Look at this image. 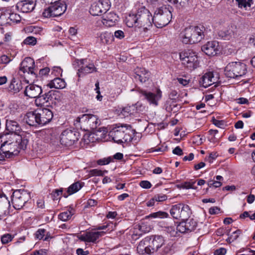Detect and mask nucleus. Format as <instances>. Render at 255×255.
<instances>
[{"instance_id":"f257e3e1","label":"nucleus","mask_w":255,"mask_h":255,"mask_svg":"<svg viewBox=\"0 0 255 255\" xmlns=\"http://www.w3.org/2000/svg\"><path fill=\"white\" fill-rule=\"evenodd\" d=\"M28 141V138L24 133H1L0 134V149L12 157L18 155L21 150H24Z\"/></svg>"},{"instance_id":"f03ea898","label":"nucleus","mask_w":255,"mask_h":255,"mask_svg":"<svg viewBox=\"0 0 255 255\" xmlns=\"http://www.w3.org/2000/svg\"><path fill=\"white\" fill-rule=\"evenodd\" d=\"M136 7L135 12L129 13L126 17V23L129 27H137L146 32L152 26L153 17L144 6L138 4Z\"/></svg>"},{"instance_id":"7ed1b4c3","label":"nucleus","mask_w":255,"mask_h":255,"mask_svg":"<svg viewBox=\"0 0 255 255\" xmlns=\"http://www.w3.org/2000/svg\"><path fill=\"white\" fill-rule=\"evenodd\" d=\"M53 117V114L51 110L43 108L27 113L24 120L30 126H43L49 123Z\"/></svg>"},{"instance_id":"20e7f679","label":"nucleus","mask_w":255,"mask_h":255,"mask_svg":"<svg viewBox=\"0 0 255 255\" xmlns=\"http://www.w3.org/2000/svg\"><path fill=\"white\" fill-rule=\"evenodd\" d=\"M206 28L203 25L189 26L180 33V38L184 44H194L200 42L205 37Z\"/></svg>"},{"instance_id":"39448f33","label":"nucleus","mask_w":255,"mask_h":255,"mask_svg":"<svg viewBox=\"0 0 255 255\" xmlns=\"http://www.w3.org/2000/svg\"><path fill=\"white\" fill-rule=\"evenodd\" d=\"M172 9L170 5H163L155 10L153 17V23L156 27L162 28L170 22L172 17Z\"/></svg>"},{"instance_id":"423d86ee","label":"nucleus","mask_w":255,"mask_h":255,"mask_svg":"<svg viewBox=\"0 0 255 255\" xmlns=\"http://www.w3.org/2000/svg\"><path fill=\"white\" fill-rule=\"evenodd\" d=\"M182 64L187 69L193 70L199 66L200 60L196 52L190 49L184 50L179 53Z\"/></svg>"},{"instance_id":"0eeeda50","label":"nucleus","mask_w":255,"mask_h":255,"mask_svg":"<svg viewBox=\"0 0 255 255\" xmlns=\"http://www.w3.org/2000/svg\"><path fill=\"white\" fill-rule=\"evenodd\" d=\"M224 72L227 77L236 79L245 76L247 73V67L244 63L232 62L226 66Z\"/></svg>"},{"instance_id":"6e6552de","label":"nucleus","mask_w":255,"mask_h":255,"mask_svg":"<svg viewBox=\"0 0 255 255\" xmlns=\"http://www.w3.org/2000/svg\"><path fill=\"white\" fill-rule=\"evenodd\" d=\"M130 132V129L126 127H118L110 130L109 135L118 143L128 142L132 139Z\"/></svg>"},{"instance_id":"1a4fd4ad","label":"nucleus","mask_w":255,"mask_h":255,"mask_svg":"<svg viewBox=\"0 0 255 255\" xmlns=\"http://www.w3.org/2000/svg\"><path fill=\"white\" fill-rule=\"evenodd\" d=\"M170 213L175 219L185 220L190 217L192 213L188 205L179 203L172 206Z\"/></svg>"},{"instance_id":"9d476101","label":"nucleus","mask_w":255,"mask_h":255,"mask_svg":"<svg viewBox=\"0 0 255 255\" xmlns=\"http://www.w3.org/2000/svg\"><path fill=\"white\" fill-rule=\"evenodd\" d=\"M76 122L80 123L81 128L83 127L85 130L95 129L101 123L98 117L92 114H84L81 117H78Z\"/></svg>"},{"instance_id":"9b49d317","label":"nucleus","mask_w":255,"mask_h":255,"mask_svg":"<svg viewBox=\"0 0 255 255\" xmlns=\"http://www.w3.org/2000/svg\"><path fill=\"white\" fill-rule=\"evenodd\" d=\"M50 4L51 5L45 8L42 13L44 17L49 18L61 16L67 9V4L60 0Z\"/></svg>"},{"instance_id":"f8f14e48","label":"nucleus","mask_w":255,"mask_h":255,"mask_svg":"<svg viewBox=\"0 0 255 255\" xmlns=\"http://www.w3.org/2000/svg\"><path fill=\"white\" fill-rule=\"evenodd\" d=\"M30 198L29 193L24 190L14 191L11 196V202L13 208L16 210L22 209Z\"/></svg>"},{"instance_id":"ddd939ff","label":"nucleus","mask_w":255,"mask_h":255,"mask_svg":"<svg viewBox=\"0 0 255 255\" xmlns=\"http://www.w3.org/2000/svg\"><path fill=\"white\" fill-rule=\"evenodd\" d=\"M78 66L77 75L79 77L97 72V68L94 63L87 58L77 60Z\"/></svg>"},{"instance_id":"4468645a","label":"nucleus","mask_w":255,"mask_h":255,"mask_svg":"<svg viewBox=\"0 0 255 255\" xmlns=\"http://www.w3.org/2000/svg\"><path fill=\"white\" fill-rule=\"evenodd\" d=\"M80 137L79 132L76 130L66 129L60 135V142L65 146H70L77 141Z\"/></svg>"},{"instance_id":"2eb2a0df","label":"nucleus","mask_w":255,"mask_h":255,"mask_svg":"<svg viewBox=\"0 0 255 255\" xmlns=\"http://www.w3.org/2000/svg\"><path fill=\"white\" fill-rule=\"evenodd\" d=\"M95 229L86 231L83 234L78 235L77 238L79 240L85 243H96L100 237L103 236L106 232L105 231H94Z\"/></svg>"},{"instance_id":"dca6fc26","label":"nucleus","mask_w":255,"mask_h":255,"mask_svg":"<svg viewBox=\"0 0 255 255\" xmlns=\"http://www.w3.org/2000/svg\"><path fill=\"white\" fill-rule=\"evenodd\" d=\"M139 93L140 97L142 96L143 99L146 100L150 104L155 106L158 105V101L162 97V92L159 89L156 90V93H152L142 89L139 90Z\"/></svg>"},{"instance_id":"f3484780","label":"nucleus","mask_w":255,"mask_h":255,"mask_svg":"<svg viewBox=\"0 0 255 255\" xmlns=\"http://www.w3.org/2000/svg\"><path fill=\"white\" fill-rule=\"evenodd\" d=\"M35 62L30 57H26L21 63L19 67V72L23 73H27L31 74L34 77H36L35 72Z\"/></svg>"},{"instance_id":"a211bd4d","label":"nucleus","mask_w":255,"mask_h":255,"mask_svg":"<svg viewBox=\"0 0 255 255\" xmlns=\"http://www.w3.org/2000/svg\"><path fill=\"white\" fill-rule=\"evenodd\" d=\"M42 90L41 87L39 86L34 84H30L27 86L24 90V93L25 96L29 98L38 99L40 95L42 93Z\"/></svg>"},{"instance_id":"6ab92c4d","label":"nucleus","mask_w":255,"mask_h":255,"mask_svg":"<svg viewBox=\"0 0 255 255\" xmlns=\"http://www.w3.org/2000/svg\"><path fill=\"white\" fill-rule=\"evenodd\" d=\"M36 0H23L16 4V7L23 13L32 11L35 8Z\"/></svg>"},{"instance_id":"aec40b11","label":"nucleus","mask_w":255,"mask_h":255,"mask_svg":"<svg viewBox=\"0 0 255 255\" xmlns=\"http://www.w3.org/2000/svg\"><path fill=\"white\" fill-rule=\"evenodd\" d=\"M219 44L216 41H209L202 47V50L207 55L214 56L219 50Z\"/></svg>"},{"instance_id":"412c9836","label":"nucleus","mask_w":255,"mask_h":255,"mask_svg":"<svg viewBox=\"0 0 255 255\" xmlns=\"http://www.w3.org/2000/svg\"><path fill=\"white\" fill-rule=\"evenodd\" d=\"M59 94L60 92L59 91H50L41 96H39L38 99H36L35 103L37 105H44L45 103L52 101L53 98L56 99L57 96Z\"/></svg>"},{"instance_id":"4be33fe9","label":"nucleus","mask_w":255,"mask_h":255,"mask_svg":"<svg viewBox=\"0 0 255 255\" xmlns=\"http://www.w3.org/2000/svg\"><path fill=\"white\" fill-rule=\"evenodd\" d=\"M165 240L161 236L155 235L153 237L151 243L149 244L151 253L156 252L164 245Z\"/></svg>"},{"instance_id":"5701e85b","label":"nucleus","mask_w":255,"mask_h":255,"mask_svg":"<svg viewBox=\"0 0 255 255\" xmlns=\"http://www.w3.org/2000/svg\"><path fill=\"white\" fill-rule=\"evenodd\" d=\"M216 82V78L214 76L213 73L209 72L203 75L199 80L200 85L207 88Z\"/></svg>"},{"instance_id":"b1692460","label":"nucleus","mask_w":255,"mask_h":255,"mask_svg":"<svg viewBox=\"0 0 255 255\" xmlns=\"http://www.w3.org/2000/svg\"><path fill=\"white\" fill-rule=\"evenodd\" d=\"M150 74L149 71L143 68H137L135 69L134 77L136 80L143 83L148 81L150 78Z\"/></svg>"},{"instance_id":"393cba45","label":"nucleus","mask_w":255,"mask_h":255,"mask_svg":"<svg viewBox=\"0 0 255 255\" xmlns=\"http://www.w3.org/2000/svg\"><path fill=\"white\" fill-rule=\"evenodd\" d=\"M5 129L8 133H17L21 130V127L17 122L15 120H10L7 119L6 120Z\"/></svg>"},{"instance_id":"a878e982","label":"nucleus","mask_w":255,"mask_h":255,"mask_svg":"<svg viewBox=\"0 0 255 255\" xmlns=\"http://www.w3.org/2000/svg\"><path fill=\"white\" fill-rule=\"evenodd\" d=\"M119 19V16L114 12L106 13L102 18V23L106 26L111 27L116 24Z\"/></svg>"},{"instance_id":"bb28decb","label":"nucleus","mask_w":255,"mask_h":255,"mask_svg":"<svg viewBox=\"0 0 255 255\" xmlns=\"http://www.w3.org/2000/svg\"><path fill=\"white\" fill-rule=\"evenodd\" d=\"M138 104L126 106L122 109L119 116L122 118H125L131 115H134L139 112L138 109Z\"/></svg>"},{"instance_id":"cd10ccee","label":"nucleus","mask_w":255,"mask_h":255,"mask_svg":"<svg viewBox=\"0 0 255 255\" xmlns=\"http://www.w3.org/2000/svg\"><path fill=\"white\" fill-rule=\"evenodd\" d=\"M148 239L145 238L141 240L137 247V252L140 255L151 254V251L150 246L147 245Z\"/></svg>"},{"instance_id":"c85d7f7f","label":"nucleus","mask_w":255,"mask_h":255,"mask_svg":"<svg viewBox=\"0 0 255 255\" xmlns=\"http://www.w3.org/2000/svg\"><path fill=\"white\" fill-rule=\"evenodd\" d=\"M47 86L50 88L62 89L66 87V83L63 79H61L59 77H56L53 80H51L47 84Z\"/></svg>"},{"instance_id":"c756f323","label":"nucleus","mask_w":255,"mask_h":255,"mask_svg":"<svg viewBox=\"0 0 255 255\" xmlns=\"http://www.w3.org/2000/svg\"><path fill=\"white\" fill-rule=\"evenodd\" d=\"M83 186L82 183L79 181L76 182L71 185L63 194V196L65 198L78 191Z\"/></svg>"},{"instance_id":"7c9ffc66","label":"nucleus","mask_w":255,"mask_h":255,"mask_svg":"<svg viewBox=\"0 0 255 255\" xmlns=\"http://www.w3.org/2000/svg\"><path fill=\"white\" fill-rule=\"evenodd\" d=\"M75 213V210L71 207H68L66 211L62 212L58 215V219L62 221L69 220Z\"/></svg>"},{"instance_id":"2f4dec72","label":"nucleus","mask_w":255,"mask_h":255,"mask_svg":"<svg viewBox=\"0 0 255 255\" xmlns=\"http://www.w3.org/2000/svg\"><path fill=\"white\" fill-rule=\"evenodd\" d=\"M101 42L104 44H110L114 40V35L110 32L104 31L101 32L99 35Z\"/></svg>"},{"instance_id":"473e14b6","label":"nucleus","mask_w":255,"mask_h":255,"mask_svg":"<svg viewBox=\"0 0 255 255\" xmlns=\"http://www.w3.org/2000/svg\"><path fill=\"white\" fill-rule=\"evenodd\" d=\"M10 12V8L7 7L3 10L0 15V25H4L6 24H10L8 16Z\"/></svg>"},{"instance_id":"72a5a7b5","label":"nucleus","mask_w":255,"mask_h":255,"mask_svg":"<svg viewBox=\"0 0 255 255\" xmlns=\"http://www.w3.org/2000/svg\"><path fill=\"white\" fill-rule=\"evenodd\" d=\"M97 2L101 14L106 13L110 8L109 0H99Z\"/></svg>"},{"instance_id":"f704fd0d","label":"nucleus","mask_w":255,"mask_h":255,"mask_svg":"<svg viewBox=\"0 0 255 255\" xmlns=\"http://www.w3.org/2000/svg\"><path fill=\"white\" fill-rule=\"evenodd\" d=\"M9 88L14 93L18 92L22 89L21 82L20 81H16L15 79H13L9 86Z\"/></svg>"},{"instance_id":"c9c22d12","label":"nucleus","mask_w":255,"mask_h":255,"mask_svg":"<svg viewBox=\"0 0 255 255\" xmlns=\"http://www.w3.org/2000/svg\"><path fill=\"white\" fill-rule=\"evenodd\" d=\"M238 6L240 8L248 10L253 3V0H236Z\"/></svg>"},{"instance_id":"e433bc0d","label":"nucleus","mask_w":255,"mask_h":255,"mask_svg":"<svg viewBox=\"0 0 255 255\" xmlns=\"http://www.w3.org/2000/svg\"><path fill=\"white\" fill-rule=\"evenodd\" d=\"M216 180H211L208 181V185L209 187L212 186L217 188L219 187L222 185V183L220 182L221 180H223V177L220 175H217L215 177Z\"/></svg>"},{"instance_id":"4c0bfd02","label":"nucleus","mask_w":255,"mask_h":255,"mask_svg":"<svg viewBox=\"0 0 255 255\" xmlns=\"http://www.w3.org/2000/svg\"><path fill=\"white\" fill-rule=\"evenodd\" d=\"M161 249V254L162 255H170L173 252V245L171 243L165 244Z\"/></svg>"},{"instance_id":"58836bf2","label":"nucleus","mask_w":255,"mask_h":255,"mask_svg":"<svg viewBox=\"0 0 255 255\" xmlns=\"http://www.w3.org/2000/svg\"><path fill=\"white\" fill-rule=\"evenodd\" d=\"M8 16L9 21L10 22V24L12 23H18L21 20V16L19 14L14 12L11 8H10V12Z\"/></svg>"},{"instance_id":"ea45409f","label":"nucleus","mask_w":255,"mask_h":255,"mask_svg":"<svg viewBox=\"0 0 255 255\" xmlns=\"http://www.w3.org/2000/svg\"><path fill=\"white\" fill-rule=\"evenodd\" d=\"M196 181H193L192 180H191L190 181H186L182 183L180 185H177V187L179 188H182V189H196L197 187L194 186V184H195Z\"/></svg>"},{"instance_id":"a19ab883","label":"nucleus","mask_w":255,"mask_h":255,"mask_svg":"<svg viewBox=\"0 0 255 255\" xmlns=\"http://www.w3.org/2000/svg\"><path fill=\"white\" fill-rule=\"evenodd\" d=\"M9 204V201L5 195L0 194V211L2 213L5 211L7 205Z\"/></svg>"},{"instance_id":"79ce46f5","label":"nucleus","mask_w":255,"mask_h":255,"mask_svg":"<svg viewBox=\"0 0 255 255\" xmlns=\"http://www.w3.org/2000/svg\"><path fill=\"white\" fill-rule=\"evenodd\" d=\"M242 234V231L237 230L233 232L231 235L228 234V238L226 240L229 243H231L236 241Z\"/></svg>"},{"instance_id":"37998d69","label":"nucleus","mask_w":255,"mask_h":255,"mask_svg":"<svg viewBox=\"0 0 255 255\" xmlns=\"http://www.w3.org/2000/svg\"><path fill=\"white\" fill-rule=\"evenodd\" d=\"M186 220L185 224L188 232L194 231L197 226V222L193 219Z\"/></svg>"},{"instance_id":"c03bdc74","label":"nucleus","mask_w":255,"mask_h":255,"mask_svg":"<svg viewBox=\"0 0 255 255\" xmlns=\"http://www.w3.org/2000/svg\"><path fill=\"white\" fill-rule=\"evenodd\" d=\"M89 12L91 15L93 16H98L101 15V13L99 8L97 2H95L91 4L90 7Z\"/></svg>"},{"instance_id":"a18cd8bd","label":"nucleus","mask_w":255,"mask_h":255,"mask_svg":"<svg viewBox=\"0 0 255 255\" xmlns=\"http://www.w3.org/2000/svg\"><path fill=\"white\" fill-rule=\"evenodd\" d=\"M149 217L156 218H166L169 217L168 214L164 211H158L157 212L153 213L150 214L149 216Z\"/></svg>"},{"instance_id":"49530a36","label":"nucleus","mask_w":255,"mask_h":255,"mask_svg":"<svg viewBox=\"0 0 255 255\" xmlns=\"http://www.w3.org/2000/svg\"><path fill=\"white\" fill-rule=\"evenodd\" d=\"M113 224L112 223H108L106 225H98L95 227V230H106V231H110L113 230Z\"/></svg>"},{"instance_id":"de8ad7c7","label":"nucleus","mask_w":255,"mask_h":255,"mask_svg":"<svg viewBox=\"0 0 255 255\" xmlns=\"http://www.w3.org/2000/svg\"><path fill=\"white\" fill-rule=\"evenodd\" d=\"M14 238V236L10 234H5L2 235L0 238V240L2 244H7L11 242Z\"/></svg>"},{"instance_id":"09e8293b","label":"nucleus","mask_w":255,"mask_h":255,"mask_svg":"<svg viewBox=\"0 0 255 255\" xmlns=\"http://www.w3.org/2000/svg\"><path fill=\"white\" fill-rule=\"evenodd\" d=\"M212 123L216 127L221 128H225L228 126L225 120H218L214 118L212 119Z\"/></svg>"},{"instance_id":"8fccbe9b","label":"nucleus","mask_w":255,"mask_h":255,"mask_svg":"<svg viewBox=\"0 0 255 255\" xmlns=\"http://www.w3.org/2000/svg\"><path fill=\"white\" fill-rule=\"evenodd\" d=\"M46 230L44 229H39L35 234V237L38 240H43L45 238Z\"/></svg>"},{"instance_id":"3c124183","label":"nucleus","mask_w":255,"mask_h":255,"mask_svg":"<svg viewBox=\"0 0 255 255\" xmlns=\"http://www.w3.org/2000/svg\"><path fill=\"white\" fill-rule=\"evenodd\" d=\"M164 231L169 234L170 236L175 237L177 234L176 227L175 226L165 227Z\"/></svg>"},{"instance_id":"603ef678","label":"nucleus","mask_w":255,"mask_h":255,"mask_svg":"<svg viewBox=\"0 0 255 255\" xmlns=\"http://www.w3.org/2000/svg\"><path fill=\"white\" fill-rule=\"evenodd\" d=\"M177 233L180 232L181 233H188V231L186 227L185 222H183L178 224L176 227Z\"/></svg>"},{"instance_id":"864d4df0","label":"nucleus","mask_w":255,"mask_h":255,"mask_svg":"<svg viewBox=\"0 0 255 255\" xmlns=\"http://www.w3.org/2000/svg\"><path fill=\"white\" fill-rule=\"evenodd\" d=\"M36 38L33 36H28L23 41L24 44L34 45L36 44Z\"/></svg>"},{"instance_id":"5fc2aeb1","label":"nucleus","mask_w":255,"mask_h":255,"mask_svg":"<svg viewBox=\"0 0 255 255\" xmlns=\"http://www.w3.org/2000/svg\"><path fill=\"white\" fill-rule=\"evenodd\" d=\"M113 161V158L111 156L107 158L100 159L97 161V163L100 165H106Z\"/></svg>"},{"instance_id":"6e6d98bb","label":"nucleus","mask_w":255,"mask_h":255,"mask_svg":"<svg viewBox=\"0 0 255 255\" xmlns=\"http://www.w3.org/2000/svg\"><path fill=\"white\" fill-rule=\"evenodd\" d=\"M62 69L60 67H54L51 74L56 77H59L62 76Z\"/></svg>"},{"instance_id":"4d7b16f0","label":"nucleus","mask_w":255,"mask_h":255,"mask_svg":"<svg viewBox=\"0 0 255 255\" xmlns=\"http://www.w3.org/2000/svg\"><path fill=\"white\" fill-rule=\"evenodd\" d=\"M154 197V199L155 200L156 202H162L167 200V196L165 194H158L155 195Z\"/></svg>"},{"instance_id":"13d9d810","label":"nucleus","mask_w":255,"mask_h":255,"mask_svg":"<svg viewBox=\"0 0 255 255\" xmlns=\"http://www.w3.org/2000/svg\"><path fill=\"white\" fill-rule=\"evenodd\" d=\"M140 226H138L137 228H134L133 229V234L132 235L133 239L136 240L142 235L140 231Z\"/></svg>"},{"instance_id":"bf43d9fd","label":"nucleus","mask_w":255,"mask_h":255,"mask_svg":"<svg viewBox=\"0 0 255 255\" xmlns=\"http://www.w3.org/2000/svg\"><path fill=\"white\" fill-rule=\"evenodd\" d=\"M219 36L224 39H229L231 37V32L228 30H221L219 32Z\"/></svg>"},{"instance_id":"052dcab7","label":"nucleus","mask_w":255,"mask_h":255,"mask_svg":"<svg viewBox=\"0 0 255 255\" xmlns=\"http://www.w3.org/2000/svg\"><path fill=\"white\" fill-rule=\"evenodd\" d=\"M89 174L91 176H103L104 172L98 169H93L90 171Z\"/></svg>"},{"instance_id":"680f3d73","label":"nucleus","mask_w":255,"mask_h":255,"mask_svg":"<svg viewBox=\"0 0 255 255\" xmlns=\"http://www.w3.org/2000/svg\"><path fill=\"white\" fill-rule=\"evenodd\" d=\"M168 1L174 4H179L180 6L183 7L188 0H168Z\"/></svg>"},{"instance_id":"e2e57ef3","label":"nucleus","mask_w":255,"mask_h":255,"mask_svg":"<svg viewBox=\"0 0 255 255\" xmlns=\"http://www.w3.org/2000/svg\"><path fill=\"white\" fill-rule=\"evenodd\" d=\"M10 61V57L6 55H2L0 57V64H7Z\"/></svg>"},{"instance_id":"0e129e2a","label":"nucleus","mask_w":255,"mask_h":255,"mask_svg":"<svg viewBox=\"0 0 255 255\" xmlns=\"http://www.w3.org/2000/svg\"><path fill=\"white\" fill-rule=\"evenodd\" d=\"M227 250L224 248H220L215 250L213 252L214 255H225L227 253Z\"/></svg>"},{"instance_id":"69168bd1","label":"nucleus","mask_w":255,"mask_h":255,"mask_svg":"<svg viewBox=\"0 0 255 255\" xmlns=\"http://www.w3.org/2000/svg\"><path fill=\"white\" fill-rule=\"evenodd\" d=\"M30 255H47V250L45 249L36 250L31 252Z\"/></svg>"},{"instance_id":"338daca9","label":"nucleus","mask_w":255,"mask_h":255,"mask_svg":"<svg viewBox=\"0 0 255 255\" xmlns=\"http://www.w3.org/2000/svg\"><path fill=\"white\" fill-rule=\"evenodd\" d=\"M139 185L143 188L149 189L151 187V184L150 182L147 180H143L140 182Z\"/></svg>"},{"instance_id":"774afa93","label":"nucleus","mask_w":255,"mask_h":255,"mask_svg":"<svg viewBox=\"0 0 255 255\" xmlns=\"http://www.w3.org/2000/svg\"><path fill=\"white\" fill-rule=\"evenodd\" d=\"M221 209L217 206L211 207L209 209V213L211 215L218 214L220 212Z\"/></svg>"}]
</instances>
